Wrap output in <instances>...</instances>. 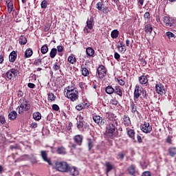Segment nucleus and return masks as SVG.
<instances>
[{
    "label": "nucleus",
    "mask_w": 176,
    "mask_h": 176,
    "mask_svg": "<svg viewBox=\"0 0 176 176\" xmlns=\"http://www.w3.org/2000/svg\"><path fill=\"white\" fill-rule=\"evenodd\" d=\"M152 31H153V27H152L151 23L145 25L144 32H146V34H152Z\"/></svg>",
    "instance_id": "5701e85b"
},
{
    "label": "nucleus",
    "mask_w": 176,
    "mask_h": 176,
    "mask_svg": "<svg viewBox=\"0 0 176 176\" xmlns=\"http://www.w3.org/2000/svg\"><path fill=\"white\" fill-rule=\"evenodd\" d=\"M57 56V48H52L50 52V57L54 58Z\"/></svg>",
    "instance_id": "2f4dec72"
},
{
    "label": "nucleus",
    "mask_w": 176,
    "mask_h": 176,
    "mask_svg": "<svg viewBox=\"0 0 176 176\" xmlns=\"http://www.w3.org/2000/svg\"><path fill=\"white\" fill-rule=\"evenodd\" d=\"M140 130L145 134H149L152 132V125L148 122H144L140 125Z\"/></svg>",
    "instance_id": "0eeeda50"
},
{
    "label": "nucleus",
    "mask_w": 176,
    "mask_h": 176,
    "mask_svg": "<svg viewBox=\"0 0 176 176\" xmlns=\"http://www.w3.org/2000/svg\"><path fill=\"white\" fill-rule=\"evenodd\" d=\"M19 74H20V69H19V67H15L6 72V78L7 80H14L19 76Z\"/></svg>",
    "instance_id": "39448f33"
},
{
    "label": "nucleus",
    "mask_w": 176,
    "mask_h": 176,
    "mask_svg": "<svg viewBox=\"0 0 176 176\" xmlns=\"http://www.w3.org/2000/svg\"><path fill=\"white\" fill-rule=\"evenodd\" d=\"M36 127H38V123H36V122H32L30 124V128L31 129H36Z\"/></svg>",
    "instance_id": "774afa93"
},
{
    "label": "nucleus",
    "mask_w": 176,
    "mask_h": 176,
    "mask_svg": "<svg viewBox=\"0 0 176 176\" xmlns=\"http://www.w3.org/2000/svg\"><path fill=\"white\" fill-rule=\"evenodd\" d=\"M102 9V12L103 13H104L105 14L109 13V8H108V7H103Z\"/></svg>",
    "instance_id": "e2e57ef3"
},
{
    "label": "nucleus",
    "mask_w": 176,
    "mask_h": 176,
    "mask_svg": "<svg viewBox=\"0 0 176 176\" xmlns=\"http://www.w3.org/2000/svg\"><path fill=\"white\" fill-rule=\"evenodd\" d=\"M86 122H85V121H77V129H78L79 130H80V129H83V127H85V124Z\"/></svg>",
    "instance_id": "4c0bfd02"
},
{
    "label": "nucleus",
    "mask_w": 176,
    "mask_h": 176,
    "mask_svg": "<svg viewBox=\"0 0 176 176\" xmlns=\"http://www.w3.org/2000/svg\"><path fill=\"white\" fill-rule=\"evenodd\" d=\"M163 22L164 23H176V19L173 18H169L168 16H164L163 17Z\"/></svg>",
    "instance_id": "7c9ffc66"
},
{
    "label": "nucleus",
    "mask_w": 176,
    "mask_h": 176,
    "mask_svg": "<svg viewBox=\"0 0 176 176\" xmlns=\"http://www.w3.org/2000/svg\"><path fill=\"white\" fill-rule=\"evenodd\" d=\"M41 8L42 9H46L47 8V1L46 0H43L42 2H41Z\"/></svg>",
    "instance_id": "09e8293b"
},
{
    "label": "nucleus",
    "mask_w": 176,
    "mask_h": 176,
    "mask_svg": "<svg viewBox=\"0 0 176 176\" xmlns=\"http://www.w3.org/2000/svg\"><path fill=\"white\" fill-rule=\"evenodd\" d=\"M127 171L129 175L135 176L136 168L135 165H131L128 167Z\"/></svg>",
    "instance_id": "a211bd4d"
},
{
    "label": "nucleus",
    "mask_w": 176,
    "mask_h": 176,
    "mask_svg": "<svg viewBox=\"0 0 176 176\" xmlns=\"http://www.w3.org/2000/svg\"><path fill=\"white\" fill-rule=\"evenodd\" d=\"M19 104L20 105L18 107V113L19 114L24 113V112L31 109V105L28 104V102L24 98L20 99Z\"/></svg>",
    "instance_id": "20e7f679"
},
{
    "label": "nucleus",
    "mask_w": 176,
    "mask_h": 176,
    "mask_svg": "<svg viewBox=\"0 0 176 176\" xmlns=\"http://www.w3.org/2000/svg\"><path fill=\"white\" fill-rule=\"evenodd\" d=\"M168 155L170 156V157H174L176 156V147H169L168 148Z\"/></svg>",
    "instance_id": "6ab92c4d"
},
{
    "label": "nucleus",
    "mask_w": 176,
    "mask_h": 176,
    "mask_svg": "<svg viewBox=\"0 0 176 176\" xmlns=\"http://www.w3.org/2000/svg\"><path fill=\"white\" fill-rule=\"evenodd\" d=\"M58 82H59L60 86H64L65 85V80L63 78H58Z\"/></svg>",
    "instance_id": "3c124183"
},
{
    "label": "nucleus",
    "mask_w": 176,
    "mask_h": 176,
    "mask_svg": "<svg viewBox=\"0 0 176 176\" xmlns=\"http://www.w3.org/2000/svg\"><path fill=\"white\" fill-rule=\"evenodd\" d=\"M166 35L168 38V39H171V38H175V34H174L171 32H166Z\"/></svg>",
    "instance_id": "49530a36"
},
{
    "label": "nucleus",
    "mask_w": 176,
    "mask_h": 176,
    "mask_svg": "<svg viewBox=\"0 0 176 176\" xmlns=\"http://www.w3.org/2000/svg\"><path fill=\"white\" fill-rule=\"evenodd\" d=\"M131 108V112L133 115L137 113V115H140V111L138 110L137 104L134 103V102H132L130 104Z\"/></svg>",
    "instance_id": "2eb2a0df"
},
{
    "label": "nucleus",
    "mask_w": 176,
    "mask_h": 176,
    "mask_svg": "<svg viewBox=\"0 0 176 176\" xmlns=\"http://www.w3.org/2000/svg\"><path fill=\"white\" fill-rule=\"evenodd\" d=\"M105 117L107 119H109V120H111V119H113L115 118V114L111 112L106 113Z\"/></svg>",
    "instance_id": "a19ab883"
},
{
    "label": "nucleus",
    "mask_w": 176,
    "mask_h": 176,
    "mask_svg": "<svg viewBox=\"0 0 176 176\" xmlns=\"http://www.w3.org/2000/svg\"><path fill=\"white\" fill-rule=\"evenodd\" d=\"M19 43H20V45H26L27 38H25V36L21 35L19 38Z\"/></svg>",
    "instance_id": "e433bc0d"
},
{
    "label": "nucleus",
    "mask_w": 176,
    "mask_h": 176,
    "mask_svg": "<svg viewBox=\"0 0 176 176\" xmlns=\"http://www.w3.org/2000/svg\"><path fill=\"white\" fill-rule=\"evenodd\" d=\"M114 94L120 97V98H122L123 94H124V89L122 87L116 85L114 87Z\"/></svg>",
    "instance_id": "9b49d317"
},
{
    "label": "nucleus",
    "mask_w": 176,
    "mask_h": 176,
    "mask_svg": "<svg viewBox=\"0 0 176 176\" xmlns=\"http://www.w3.org/2000/svg\"><path fill=\"white\" fill-rule=\"evenodd\" d=\"M155 91L157 94L163 96L166 94V89H164V85L162 82H157L155 85Z\"/></svg>",
    "instance_id": "6e6552de"
},
{
    "label": "nucleus",
    "mask_w": 176,
    "mask_h": 176,
    "mask_svg": "<svg viewBox=\"0 0 176 176\" xmlns=\"http://www.w3.org/2000/svg\"><path fill=\"white\" fill-rule=\"evenodd\" d=\"M126 130L127 135L129 137V138L134 140L135 138V131H134V129L126 128Z\"/></svg>",
    "instance_id": "4be33fe9"
},
{
    "label": "nucleus",
    "mask_w": 176,
    "mask_h": 176,
    "mask_svg": "<svg viewBox=\"0 0 176 176\" xmlns=\"http://www.w3.org/2000/svg\"><path fill=\"white\" fill-rule=\"evenodd\" d=\"M76 109H77V111H82V109H85V106H83V103L76 105Z\"/></svg>",
    "instance_id": "8fccbe9b"
},
{
    "label": "nucleus",
    "mask_w": 176,
    "mask_h": 176,
    "mask_svg": "<svg viewBox=\"0 0 176 176\" xmlns=\"http://www.w3.org/2000/svg\"><path fill=\"white\" fill-rule=\"evenodd\" d=\"M52 109L53 111H60V107H58L57 104H53Z\"/></svg>",
    "instance_id": "338daca9"
},
{
    "label": "nucleus",
    "mask_w": 176,
    "mask_h": 176,
    "mask_svg": "<svg viewBox=\"0 0 176 176\" xmlns=\"http://www.w3.org/2000/svg\"><path fill=\"white\" fill-rule=\"evenodd\" d=\"M118 126H119V123L116 119L110 121L107 125L105 133L110 140H115V138H119L120 137L119 131L118 130Z\"/></svg>",
    "instance_id": "f03ea898"
},
{
    "label": "nucleus",
    "mask_w": 176,
    "mask_h": 176,
    "mask_svg": "<svg viewBox=\"0 0 176 176\" xmlns=\"http://www.w3.org/2000/svg\"><path fill=\"white\" fill-rule=\"evenodd\" d=\"M17 118V112L12 111L8 114V119L10 120H16Z\"/></svg>",
    "instance_id": "bb28decb"
},
{
    "label": "nucleus",
    "mask_w": 176,
    "mask_h": 176,
    "mask_svg": "<svg viewBox=\"0 0 176 176\" xmlns=\"http://www.w3.org/2000/svg\"><path fill=\"white\" fill-rule=\"evenodd\" d=\"M0 123L1 124H5L6 123V119L5 118V116L3 115L0 116Z\"/></svg>",
    "instance_id": "603ef678"
},
{
    "label": "nucleus",
    "mask_w": 176,
    "mask_h": 176,
    "mask_svg": "<svg viewBox=\"0 0 176 176\" xmlns=\"http://www.w3.org/2000/svg\"><path fill=\"white\" fill-rule=\"evenodd\" d=\"M142 91V88H141L139 85H136L135 87L134 92H133L134 101H137V100H138V98L141 97Z\"/></svg>",
    "instance_id": "1a4fd4ad"
},
{
    "label": "nucleus",
    "mask_w": 176,
    "mask_h": 176,
    "mask_svg": "<svg viewBox=\"0 0 176 176\" xmlns=\"http://www.w3.org/2000/svg\"><path fill=\"white\" fill-rule=\"evenodd\" d=\"M67 61L70 63V64H75L76 63V57H75V55L69 56L67 58Z\"/></svg>",
    "instance_id": "473e14b6"
},
{
    "label": "nucleus",
    "mask_w": 176,
    "mask_h": 176,
    "mask_svg": "<svg viewBox=\"0 0 176 176\" xmlns=\"http://www.w3.org/2000/svg\"><path fill=\"white\" fill-rule=\"evenodd\" d=\"M111 36L113 38V39H116V38L119 36V31H118V30H113L111 32Z\"/></svg>",
    "instance_id": "c9c22d12"
},
{
    "label": "nucleus",
    "mask_w": 176,
    "mask_h": 176,
    "mask_svg": "<svg viewBox=\"0 0 176 176\" xmlns=\"http://www.w3.org/2000/svg\"><path fill=\"white\" fill-rule=\"evenodd\" d=\"M172 138H173V136L168 135V137L166 139V142H167V144H172L173 142Z\"/></svg>",
    "instance_id": "4d7b16f0"
},
{
    "label": "nucleus",
    "mask_w": 176,
    "mask_h": 176,
    "mask_svg": "<svg viewBox=\"0 0 176 176\" xmlns=\"http://www.w3.org/2000/svg\"><path fill=\"white\" fill-rule=\"evenodd\" d=\"M110 104H111V105H115V106H116V105H118V104H119V101H118V100H116V98H113V99L110 100Z\"/></svg>",
    "instance_id": "de8ad7c7"
},
{
    "label": "nucleus",
    "mask_w": 176,
    "mask_h": 176,
    "mask_svg": "<svg viewBox=\"0 0 176 176\" xmlns=\"http://www.w3.org/2000/svg\"><path fill=\"white\" fill-rule=\"evenodd\" d=\"M86 53L89 57H94V50L90 47L86 50Z\"/></svg>",
    "instance_id": "c756f323"
},
{
    "label": "nucleus",
    "mask_w": 176,
    "mask_h": 176,
    "mask_svg": "<svg viewBox=\"0 0 176 176\" xmlns=\"http://www.w3.org/2000/svg\"><path fill=\"white\" fill-rule=\"evenodd\" d=\"M74 140L76 145L80 146L83 142V136H82V135H76L74 137Z\"/></svg>",
    "instance_id": "4468645a"
},
{
    "label": "nucleus",
    "mask_w": 176,
    "mask_h": 176,
    "mask_svg": "<svg viewBox=\"0 0 176 176\" xmlns=\"http://www.w3.org/2000/svg\"><path fill=\"white\" fill-rule=\"evenodd\" d=\"M105 167H106V174L108 176V174L110 173V171H112V170H113V165H112V164H111L109 162H106Z\"/></svg>",
    "instance_id": "aec40b11"
},
{
    "label": "nucleus",
    "mask_w": 176,
    "mask_h": 176,
    "mask_svg": "<svg viewBox=\"0 0 176 176\" xmlns=\"http://www.w3.org/2000/svg\"><path fill=\"white\" fill-rule=\"evenodd\" d=\"M122 124L124 127H130L131 126V120H130V117L127 115H124L122 118Z\"/></svg>",
    "instance_id": "ddd939ff"
},
{
    "label": "nucleus",
    "mask_w": 176,
    "mask_h": 176,
    "mask_svg": "<svg viewBox=\"0 0 176 176\" xmlns=\"http://www.w3.org/2000/svg\"><path fill=\"white\" fill-rule=\"evenodd\" d=\"M138 80L140 85H145L146 86L148 85V77L145 75L140 76Z\"/></svg>",
    "instance_id": "f3484780"
},
{
    "label": "nucleus",
    "mask_w": 176,
    "mask_h": 176,
    "mask_svg": "<svg viewBox=\"0 0 176 176\" xmlns=\"http://www.w3.org/2000/svg\"><path fill=\"white\" fill-rule=\"evenodd\" d=\"M43 64L44 65H46L49 64V61H50V58L47 56H44L43 58H41Z\"/></svg>",
    "instance_id": "58836bf2"
},
{
    "label": "nucleus",
    "mask_w": 176,
    "mask_h": 176,
    "mask_svg": "<svg viewBox=\"0 0 176 176\" xmlns=\"http://www.w3.org/2000/svg\"><path fill=\"white\" fill-rule=\"evenodd\" d=\"M85 27L88 28L89 30H93L94 25L93 23H87V25Z\"/></svg>",
    "instance_id": "13d9d810"
},
{
    "label": "nucleus",
    "mask_w": 176,
    "mask_h": 176,
    "mask_svg": "<svg viewBox=\"0 0 176 176\" xmlns=\"http://www.w3.org/2000/svg\"><path fill=\"white\" fill-rule=\"evenodd\" d=\"M117 82L120 86H124V85H126V82L122 79H118Z\"/></svg>",
    "instance_id": "6e6d98bb"
},
{
    "label": "nucleus",
    "mask_w": 176,
    "mask_h": 176,
    "mask_svg": "<svg viewBox=\"0 0 176 176\" xmlns=\"http://www.w3.org/2000/svg\"><path fill=\"white\" fill-rule=\"evenodd\" d=\"M87 144L88 145V149L89 151H91L94 146V140L91 138L87 139Z\"/></svg>",
    "instance_id": "393cba45"
},
{
    "label": "nucleus",
    "mask_w": 176,
    "mask_h": 176,
    "mask_svg": "<svg viewBox=\"0 0 176 176\" xmlns=\"http://www.w3.org/2000/svg\"><path fill=\"white\" fill-rule=\"evenodd\" d=\"M10 148L11 149V151H17V149H19V146L17 144H15V145H11L10 146Z\"/></svg>",
    "instance_id": "052dcab7"
},
{
    "label": "nucleus",
    "mask_w": 176,
    "mask_h": 176,
    "mask_svg": "<svg viewBox=\"0 0 176 176\" xmlns=\"http://www.w3.org/2000/svg\"><path fill=\"white\" fill-rule=\"evenodd\" d=\"M42 64H43L42 58L36 59L34 61V65H35L36 67H39V65Z\"/></svg>",
    "instance_id": "ea45409f"
},
{
    "label": "nucleus",
    "mask_w": 176,
    "mask_h": 176,
    "mask_svg": "<svg viewBox=\"0 0 176 176\" xmlns=\"http://www.w3.org/2000/svg\"><path fill=\"white\" fill-rule=\"evenodd\" d=\"M142 176H152V174L150 171H145L142 173Z\"/></svg>",
    "instance_id": "69168bd1"
},
{
    "label": "nucleus",
    "mask_w": 176,
    "mask_h": 176,
    "mask_svg": "<svg viewBox=\"0 0 176 176\" xmlns=\"http://www.w3.org/2000/svg\"><path fill=\"white\" fill-rule=\"evenodd\" d=\"M118 159H120L121 160H123V159H124V153H118Z\"/></svg>",
    "instance_id": "680f3d73"
},
{
    "label": "nucleus",
    "mask_w": 176,
    "mask_h": 176,
    "mask_svg": "<svg viewBox=\"0 0 176 176\" xmlns=\"http://www.w3.org/2000/svg\"><path fill=\"white\" fill-rule=\"evenodd\" d=\"M144 18L147 21L151 19V14L149 13V12H145V14L144 15Z\"/></svg>",
    "instance_id": "5fc2aeb1"
},
{
    "label": "nucleus",
    "mask_w": 176,
    "mask_h": 176,
    "mask_svg": "<svg viewBox=\"0 0 176 176\" xmlns=\"http://www.w3.org/2000/svg\"><path fill=\"white\" fill-rule=\"evenodd\" d=\"M23 96H24V92L21 89H19L17 91V97L20 98V97H23Z\"/></svg>",
    "instance_id": "bf43d9fd"
},
{
    "label": "nucleus",
    "mask_w": 176,
    "mask_h": 176,
    "mask_svg": "<svg viewBox=\"0 0 176 176\" xmlns=\"http://www.w3.org/2000/svg\"><path fill=\"white\" fill-rule=\"evenodd\" d=\"M93 120L96 123V124L99 125L100 126H104L105 124V120L102 118V117L100 116L95 115L93 116Z\"/></svg>",
    "instance_id": "9d476101"
},
{
    "label": "nucleus",
    "mask_w": 176,
    "mask_h": 176,
    "mask_svg": "<svg viewBox=\"0 0 176 176\" xmlns=\"http://www.w3.org/2000/svg\"><path fill=\"white\" fill-rule=\"evenodd\" d=\"M17 58V52L16 51H12L9 55L10 63H14Z\"/></svg>",
    "instance_id": "dca6fc26"
},
{
    "label": "nucleus",
    "mask_w": 176,
    "mask_h": 176,
    "mask_svg": "<svg viewBox=\"0 0 176 176\" xmlns=\"http://www.w3.org/2000/svg\"><path fill=\"white\" fill-rule=\"evenodd\" d=\"M96 8L98 10H102L104 8V3H102V1H99L96 4Z\"/></svg>",
    "instance_id": "79ce46f5"
},
{
    "label": "nucleus",
    "mask_w": 176,
    "mask_h": 176,
    "mask_svg": "<svg viewBox=\"0 0 176 176\" xmlns=\"http://www.w3.org/2000/svg\"><path fill=\"white\" fill-rule=\"evenodd\" d=\"M44 31L45 32H48L50 30V27H52V24L50 23H47L45 25Z\"/></svg>",
    "instance_id": "c03bdc74"
},
{
    "label": "nucleus",
    "mask_w": 176,
    "mask_h": 176,
    "mask_svg": "<svg viewBox=\"0 0 176 176\" xmlns=\"http://www.w3.org/2000/svg\"><path fill=\"white\" fill-rule=\"evenodd\" d=\"M65 96L72 101H76L79 98V91L78 89L73 86H68L65 89Z\"/></svg>",
    "instance_id": "7ed1b4c3"
},
{
    "label": "nucleus",
    "mask_w": 176,
    "mask_h": 176,
    "mask_svg": "<svg viewBox=\"0 0 176 176\" xmlns=\"http://www.w3.org/2000/svg\"><path fill=\"white\" fill-rule=\"evenodd\" d=\"M80 71H81V74H82V76H89L90 75V72L86 67H81Z\"/></svg>",
    "instance_id": "cd10ccee"
},
{
    "label": "nucleus",
    "mask_w": 176,
    "mask_h": 176,
    "mask_svg": "<svg viewBox=\"0 0 176 176\" xmlns=\"http://www.w3.org/2000/svg\"><path fill=\"white\" fill-rule=\"evenodd\" d=\"M144 0H138V4L140 8H142V5H144Z\"/></svg>",
    "instance_id": "0e129e2a"
},
{
    "label": "nucleus",
    "mask_w": 176,
    "mask_h": 176,
    "mask_svg": "<svg viewBox=\"0 0 176 176\" xmlns=\"http://www.w3.org/2000/svg\"><path fill=\"white\" fill-rule=\"evenodd\" d=\"M142 94L143 96V98H144L145 100H148V96L146 89H144L143 88H142Z\"/></svg>",
    "instance_id": "a18cd8bd"
},
{
    "label": "nucleus",
    "mask_w": 176,
    "mask_h": 176,
    "mask_svg": "<svg viewBox=\"0 0 176 176\" xmlns=\"http://www.w3.org/2000/svg\"><path fill=\"white\" fill-rule=\"evenodd\" d=\"M48 100L50 101H55L56 100V96H54V94L49 93L48 94Z\"/></svg>",
    "instance_id": "37998d69"
},
{
    "label": "nucleus",
    "mask_w": 176,
    "mask_h": 176,
    "mask_svg": "<svg viewBox=\"0 0 176 176\" xmlns=\"http://www.w3.org/2000/svg\"><path fill=\"white\" fill-rule=\"evenodd\" d=\"M107 72H108L107 67L103 65H99L96 70V74H98L99 79H104L107 76Z\"/></svg>",
    "instance_id": "423d86ee"
},
{
    "label": "nucleus",
    "mask_w": 176,
    "mask_h": 176,
    "mask_svg": "<svg viewBox=\"0 0 176 176\" xmlns=\"http://www.w3.org/2000/svg\"><path fill=\"white\" fill-rule=\"evenodd\" d=\"M34 54V52L32 51V49L31 48H28L25 52V58H30L31 56Z\"/></svg>",
    "instance_id": "c85d7f7f"
},
{
    "label": "nucleus",
    "mask_w": 176,
    "mask_h": 176,
    "mask_svg": "<svg viewBox=\"0 0 176 176\" xmlns=\"http://www.w3.org/2000/svg\"><path fill=\"white\" fill-rule=\"evenodd\" d=\"M56 153L58 155H67V148L64 146H59L56 149Z\"/></svg>",
    "instance_id": "412c9836"
},
{
    "label": "nucleus",
    "mask_w": 176,
    "mask_h": 176,
    "mask_svg": "<svg viewBox=\"0 0 176 176\" xmlns=\"http://www.w3.org/2000/svg\"><path fill=\"white\" fill-rule=\"evenodd\" d=\"M56 50L58 53H63V52L64 51V47H63V45H58L56 47Z\"/></svg>",
    "instance_id": "864d4df0"
},
{
    "label": "nucleus",
    "mask_w": 176,
    "mask_h": 176,
    "mask_svg": "<svg viewBox=\"0 0 176 176\" xmlns=\"http://www.w3.org/2000/svg\"><path fill=\"white\" fill-rule=\"evenodd\" d=\"M41 157H42V160L43 162H45V163H47L50 166H52V160L49 158L47 156V151H41Z\"/></svg>",
    "instance_id": "f8f14e48"
},
{
    "label": "nucleus",
    "mask_w": 176,
    "mask_h": 176,
    "mask_svg": "<svg viewBox=\"0 0 176 176\" xmlns=\"http://www.w3.org/2000/svg\"><path fill=\"white\" fill-rule=\"evenodd\" d=\"M41 50L42 54H46V53L49 52V47L47 46V44H45L44 45H43L41 47Z\"/></svg>",
    "instance_id": "72a5a7b5"
},
{
    "label": "nucleus",
    "mask_w": 176,
    "mask_h": 176,
    "mask_svg": "<svg viewBox=\"0 0 176 176\" xmlns=\"http://www.w3.org/2000/svg\"><path fill=\"white\" fill-rule=\"evenodd\" d=\"M61 68V63H60V60L58 61V59H56V62L54 63L52 69L55 72L58 71Z\"/></svg>",
    "instance_id": "b1692460"
},
{
    "label": "nucleus",
    "mask_w": 176,
    "mask_h": 176,
    "mask_svg": "<svg viewBox=\"0 0 176 176\" xmlns=\"http://www.w3.org/2000/svg\"><path fill=\"white\" fill-rule=\"evenodd\" d=\"M33 118L34 120H39L40 119H42V115L38 112H34L33 113Z\"/></svg>",
    "instance_id": "f704fd0d"
},
{
    "label": "nucleus",
    "mask_w": 176,
    "mask_h": 176,
    "mask_svg": "<svg viewBox=\"0 0 176 176\" xmlns=\"http://www.w3.org/2000/svg\"><path fill=\"white\" fill-rule=\"evenodd\" d=\"M55 168L57 171L60 173H69L72 176H78L79 175V170L76 168V166H69L67 162H56L55 163Z\"/></svg>",
    "instance_id": "f257e3e1"
},
{
    "label": "nucleus",
    "mask_w": 176,
    "mask_h": 176,
    "mask_svg": "<svg viewBox=\"0 0 176 176\" xmlns=\"http://www.w3.org/2000/svg\"><path fill=\"white\" fill-rule=\"evenodd\" d=\"M105 92L107 93V94L111 96L115 92V88L112 87L111 85H109L105 87Z\"/></svg>",
    "instance_id": "a878e982"
}]
</instances>
